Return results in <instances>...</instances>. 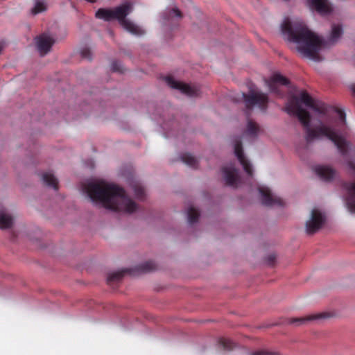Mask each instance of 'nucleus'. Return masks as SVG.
<instances>
[{
	"instance_id": "nucleus-19",
	"label": "nucleus",
	"mask_w": 355,
	"mask_h": 355,
	"mask_svg": "<svg viewBox=\"0 0 355 355\" xmlns=\"http://www.w3.org/2000/svg\"><path fill=\"white\" fill-rule=\"evenodd\" d=\"M137 270L139 272L146 273L154 271L157 269V264L153 261H148L137 266Z\"/></svg>"
},
{
	"instance_id": "nucleus-10",
	"label": "nucleus",
	"mask_w": 355,
	"mask_h": 355,
	"mask_svg": "<svg viewBox=\"0 0 355 355\" xmlns=\"http://www.w3.org/2000/svg\"><path fill=\"white\" fill-rule=\"evenodd\" d=\"M258 190L261 194L263 205L266 206L277 205L280 207L284 205L283 200L280 198L274 196L268 188L259 187Z\"/></svg>"
},
{
	"instance_id": "nucleus-33",
	"label": "nucleus",
	"mask_w": 355,
	"mask_h": 355,
	"mask_svg": "<svg viewBox=\"0 0 355 355\" xmlns=\"http://www.w3.org/2000/svg\"><path fill=\"white\" fill-rule=\"evenodd\" d=\"M352 92L355 94V85L352 87Z\"/></svg>"
},
{
	"instance_id": "nucleus-15",
	"label": "nucleus",
	"mask_w": 355,
	"mask_h": 355,
	"mask_svg": "<svg viewBox=\"0 0 355 355\" xmlns=\"http://www.w3.org/2000/svg\"><path fill=\"white\" fill-rule=\"evenodd\" d=\"M328 314L325 313H314L311 314L304 317H300V318H290L288 319V323L289 324H294L296 326L302 325L304 324H307L310 322L320 320L322 318H324L328 317Z\"/></svg>"
},
{
	"instance_id": "nucleus-4",
	"label": "nucleus",
	"mask_w": 355,
	"mask_h": 355,
	"mask_svg": "<svg viewBox=\"0 0 355 355\" xmlns=\"http://www.w3.org/2000/svg\"><path fill=\"white\" fill-rule=\"evenodd\" d=\"M133 8V3L131 1H127L113 9L99 8L96 12L95 17L105 21L117 20L120 25L127 31L135 35H141L144 33V31L133 22L126 19V17L132 12Z\"/></svg>"
},
{
	"instance_id": "nucleus-1",
	"label": "nucleus",
	"mask_w": 355,
	"mask_h": 355,
	"mask_svg": "<svg viewBox=\"0 0 355 355\" xmlns=\"http://www.w3.org/2000/svg\"><path fill=\"white\" fill-rule=\"evenodd\" d=\"M301 103L304 104L306 107L321 114H325L328 110L324 104L316 103L305 91H302L300 96H293L291 98L286 105V112L289 114L297 116L305 129V139L306 142L310 143L320 136H324L334 142L343 156L347 155L349 143L342 136L339 135L336 130L330 125L331 121L328 120L327 121L328 125L321 124L315 128H311V115L308 111L302 107Z\"/></svg>"
},
{
	"instance_id": "nucleus-9",
	"label": "nucleus",
	"mask_w": 355,
	"mask_h": 355,
	"mask_svg": "<svg viewBox=\"0 0 355 355\" xmlns=\"http://www.w3.org/2000/svg\"><path fill=\"white\" fill-rule=\"evenodd\" d=\"M234 148L235 155L236 156L240 164L243 166L244 171L248 175L252 176L253 174V170L250 162L244 155L242 141L240 137H236L234 139Z\"/></svg>"
},
{
	"instance_id": "nucleus-22",
	"label": "nucleus",
	"mask_w": 355,
	"mask_h": 355,
	"mask_svg": "<svg viewBox=\"0 0 355 355\" xmlns=\"http://www.w3.org/2000/svg\"><path fill=\"white\" fill-rule=\"evenodd\" d=\"M181 160L189 166L196 168L198 166L197 159L189 153H184L181 156Z\"/></svg>"
},
{
	"instance_id": "nucleus-7",
	"label": "nucleus",
	"mask_w": 355,
	"mask_h": 355,
	"mask_svg": "<svg viewBox=\"0 0 355 355\" xmlns=\"http://www.w3.org/2000/svg\"><path fill=\"white\" fill-rule=\"evenodd\" d=\"M325 221L324 214L317 209L311 211V218L306 223V231L308 234H313L318 232Z\"/></svg>"
},
{
	"instance_id": "nucleus-3",
	"label": "nucleus",
	"mask_w": 355,
	"mask_h": 355,
	"mask_svg": "<svg viewBox=\"0 0 355 355\" xmlns=\"http://www.w3.org/2000/svg\"><path fill=\"white\" fill-rule=\"evenodd\" d=\"M84 189L93 202H101L106 209L128 214L137 209V204L126 196L123 189L115 184L101 181L90 182Z\"/></svg>"
},
{
	"instance_id": "nucleus-21",
	"label": "nucleus",
	"mask_w": 355,
	"mask_h": 355,
	"mask_svg": "<svg viewBox=\"0 0 355 355\" xmlns=\"http://www.w3.org/2000/svg\"><path fill=\"white\" fill-rule=\"evenodd\" d=\"M12 218L9 214L0 212V229H8L12 225Z\"/></svg>"
},
{
	"instance_id": "nucleus-32",
	"label": "nucleus",
	"mask_w": 355,
	"mask_h": 355,
	"mask_svg": "<svg viewBox=\"0 0 355 355\" xmlns=\"http://www.w3.org/2000/svg\"><path fill=\"white\" fill-rule=\"evenodd\" d=\"M3 49V45L2 44H0V53H1Z\"/></svg>"
},
{
	"instance_id": "nucleus-23",
	"label": "nucleus",
	"mask_w": 355,
	"mask_h": 355,
	"mask_svg": "<svg viewBox=\"0 0 355 355\" xmlns=\"http://www.w3.org/2000/svg\"><path fill=\"white\" fill-rule=\"evenodd\" d=\"M127 272L128 270H123L110 273L107 279V284H112L114 282L120 281L123 278L124 274Z\"/></svg>"
},
{
	"instance_id": "nucleus-30",
	"label": "nucleus",
	"mask_w": 355,
	"mask_h": 355,
	"mask_svg": "<svg viewBox=\"0 0 355 355\" xmlns=\"http://www.w3.org/2000/svg\"><path fill=\"white\" fill-rule=\"evenodd\" d=\"M334 111L338 115L340 120L343 123H345V113L344 112V111L338 108L334 109Z\"/></svg>"
},
{
	"instance_id": "nucleus-14",
	"label": "nucleus",
	"mask_w": 355,
	"mask_h": 355,
	"mask_svg": "<svg viewBox=\"0 0 355 355\" xmlns=\"http://www.w3.org/2000/svg\"><path fill=\"white\" fill-rule=\"evenodd\" d=\"M182 18V14L180 10L176 8L168 9L163 13V19L166 24L168 26H176Z\"/></svg>"
},
{
	"instance_id": "nucleus-24",
	"label": "nucleus",
	"mask_w": 355,
	"mask_h": 355,
	"mask_svg": "<svg viewBox=\"0 0 355 355\" xmlns=\"http://www.w3.org/2000/svg\"><path fill=\"white\" fill-rule=\"evenodd\" d=\"M259 131V127L253 121L249 119L248 121L245 133L251 137H256Z\"/></svg>"
},
{
	"instance_id": "nucleus-12",
	"label": "nucleus",
	"mask_w": 355,
	"mask_h": 355,
	"mask_svg": "<svg viewBox=\"0 0 355 355\" xmlns=\"http://www.w3.org/2000/svg\"><path fill=\"white\" fill-rule=\"evenodd\" d=\"M222 171L227 185L236 188L239 184L238 169L232 164L223 167Z\"/></svg>"
},
{
	"instance_id": "nucleus-13",
	"label": "nucleus",
	"mask_w": 355,
	"mask_h": 355,
	"mask_svg": "<svg viewBox=\"0 0 355 355\" xmlns=\"http://www.w3.org/2000/svg\"><path fill=\"white\" fill-rule=\"evenodd\" d=\"M37 47L42 55L50 51L55 40L48 34L43 33L36 37Z\"/></svg>"
},
{
	"instance_id": "nucleus-16",
	"label": "nucleus",
	"mask_w": 355,
	"mask_h": 355,
	"mask_svg": "<svg viewBox=\"0 0 355 355\" xmlns=\"http://www.w3.org/2000/svg\"><path fill=\"white\" fill-rule=\"evenodd\" d=\"M315 172L322 180L326 181L332 180L336 174L334 168L327 166H315Z\"/></svg>"
},
{
	"instance_id": "nucleus-26",
	"label": "nucleus",
	"mask_w": 355,
	"mask_h": 355,
	"mask_svg": "<svg viewBox=\"0 0 355 355\" xmlns=\"http://www.w3.org/2000/svg\"><path fill=\"white\" fill-rule=\"evenodd\" d=\"M46 10V6L44 2L36 1L34 7L31 9V14L36 15Z\"/></svg>"
},
{
	"instance_id": "nucleus-27",
	"label": "nucleus",
	"mask_w": 355,
	"mask_h": 355,
	"mask_svg": "<svg viewBox=\"0 0 355 355\" xmlns=\"http://www.w3.org/2000/svg\"><path fill=\"white\" fill-rule=\"evenodd\" d=\"M219 345L222 346L225 350H231L234 347V343L232 340L223 338L219 340Z\"/></svg>"
},
{
	"instance_id": "nucleus-8",
	"label": "nucleus",
	"mask_w": 355,
	"mask_h": 355,
	"mask_svg": "<svg viewBox=\"0 0 355 355\" xmlns=\"http://www.w3.org/2000/svg\"><path fill=\"white\" fill-rule=\"evenodd\" d=\"M347 164L349 168L355 173V159L349 161ZM345 187L348 192L346 198L347 207L351 213L355 214V182L345 183Z\"/></svg>"
},
{
	"instance_id": "nucleus-25",
	"label": "nucleus",
	"mask_w": 355,
	"mask_h": 355,
	"mask_svg": "<svg viewBox=\"0 0 355 355\" xmlns=\"http://www.w3.org/2000/svg\"><path fill=\"white\" fill-rule=\"evenodd\" d=\"M187 215L189 223L192 224L198 221L200 213L194 207H191L188 209Z\"/></svg>"
},
{
	"instance_id": "nucleus-11",
	"label": "nucleus",
	"mask_w": 355,
	"mask_h": 355,
	"mask_svg": "<svg viewBox=\"0 0 355 355\" xmlns=\"http://www.w3.org/2000/svg\"><path fill=\"white\" fill-rule=\"evenodd\" d=\"M311 10L317 11L321 15H327L334 10L332 4L329 0H307Z\"/></svg>"
},
{
	"instance_id": "nucleus-29",
	"label": "nucleus",
	"mask_w": 355,
	"mask_h": 355,
	"mask_svg": "<svg viewBox=\"0 0 355 355\" xmlns=\"http://www.w3.org/2000/svg\"><path fill=\"white\" fill-rule=\"evenodd\" d=\"M112 70L116 72H122V66L120 62L114 61L112 63Z\"/></svg>"
},
{
	"instance_id": "nucleus-28",
	"label": "nucleus",
	"mask_w": 355,
	"mask_h": 355,
	"mask_svg": "<svg viewBox=\"0 0 355 355\" xmlns=\"http://www.w3.org/2000/svg\"><path fill=\"white\" fill-rule=\"evenodd\" d=\"M80 54L82 58L87 59V60H92V52L88 48H84L80 51Z\"/></svg>"
},
{
	"instance_id": "nucleus-17",
	"label": "nucleus",
	"mask_w": 355,
	"mask_h": 355,
	"mask_svg": "<svg viewBox=\"0 0 355 355\" xmlns=\"http://www.w3.org/2000/svg\"><path fill=\"white\" fill-rule=\"evenodd\" d=\"M268 86L272 92H276L275 84H279L282 85H288L289 80L282 75L279 73H275L270 79L268 81Z\"/></svg>"
},
{
	"instance_id": "nucleus-5",
	"label": "nucleus",
	"mask_w": 355,
	"mask_h": 355,
	"mask_svg": "<svg viewBox=\"0 0 355 355\" xmlns=\"http://www.w3.org/2000/svg\"><path fill=\"white\" fill-rule=\"evenodd\" d=\"M241 96L248 112L254 107H257L263 112H265L268 108V96L266 94L250 90L248 94L242 93Z\"/></svg>"
},
{
	"instance_id": "nucleus-2",
	"label": "nucleus",
	"mask_w": 355,
	"mask_h": 355,
	"mask_svg": "<svg viewBox=\"0 0 355 355\" xmlns=\"http://www.w3.org/2000/svg\"><path fill=\"white\" fill-rule=\"evenodd\" d=\"M282 31L290 42L297 44V51L304 58L320 61L319 51L322 47L334 44L343 34L340 25H333L330 37L323 40L308 28L301 20L286 19L282 25Z\"/></svg>"
},
{
	"instance_id": "nucleus-18",
	"label": "nucleus",
	"mask_w": 355,
	"mask_h": 355,
	"mask_svg": "<svg viewBox=\"0 0 355 355\" xmlns=\"http://www.w3.org/2000/svg\"><path fill=\"white\" fill-rule=\"evenodd\" d=\"M43 182L55 190L58 189V181L57 178L51 173H44L42 175Z\"/></svg>"
},
{
	"instance_id": "nucleus-6",
	"label": "nucleus",
	"mask_w": 355,
	"mask_h": 355,
	"mask_svg": "<svg viewBox=\"0 0 355 355\" xmlns=\"http://www.w3.org/2000/svg\"><path fill=\"white\" fill-rule=\"evenodd\" d=\"M166 83L171 88L180 90L182 94L190 97L198 96L200 94V89L196 85H190L182 82L175 80L171 76L164 78Z\"/></svg>"
},
{
	"instance_id": "nucleus-31",
	"label": "nucleus",
	"mask_w": 355,
	"mask_h": 355,
	"mask_svg": "<svg viewBox=\"0 0 355 355\" xmlns=\"http://www.w3.org/2000/svg\"><path fill=\"white\" fill-rule=\"evenodd\" d=\"M250 355H275L274 353L268 352L264 350H258L250 354Z\"/></svg>"
},
{
	"instance_id": "nucleus-20",
	"label": "nucleus",
	"mask_w": 355,
	"mask_h": 355,
	"mask_svg": "<svg viewBox=\"0 0 355 355\" xmlns=\"http://www.w3.org/2000/svg\"><path fill=\"white\" fill-rule=\"evenodd\" d=\"M131 187L133 189L137 198L139 200H143L144 198L146 195L145 189L139 182L132 181L131 182Z\"/></svg>"
}]
</instances>
